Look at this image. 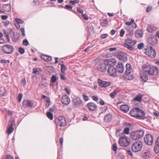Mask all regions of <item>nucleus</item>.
<instances>
[{
    "label": "nucleus",
    "mask_w": 159,
    "mask_h": 159,
    "mask_svg": "<svg viewBox=\"0 0 159 159\" xmlns=\"http://www.w3.org/2000/svg\"><path fill=\"white\" fill-rule=\"evenodd\" d=\"M144 140L145 143L148 145H151L153 143V137L150 134H147L144 137Z\"/></svg>",
    "instance_id": "nucleus-9"
},
{
    "label": "nucleus",
    "mask_w": 159,
    "mask_h": 159,
    "mask_svg": "<svg viewBox=\"0 0 159 159\" xmlns=\"http://www.w3.org/2000/svg\"><path fill=\"white\" fill-rule=\"evenodd\" d=\"M125 41L126 42V43H128V44H130L132 46L134 45L136 43V41L132 40L128 37L125 40Z\"/></svg>",
    "instance_id": "nucleus-23"
},
{
    "label": "nucleus",
    "mask_w": 159,
    "mask_h": 159,
    "mask_svg": "<svg viewBox=\"0 0 159 159\" xmlns=\"http://www.w3.org/2000/svg\"><path fill=\"white\" fill-rule=\"evenodd\" d=\"M41 58L46 61H49L52 60V57H51L43 55L41 56Z\"/></svg>",
    "instance_id": "nucleus-28"
},
{
    "label": "nucleus",
    "mask_w": 159,
    "mask_h": 159,
    "mask_svg": "<svg viewBox=\"0 0 159 159\" xmlns=\"http://www.w3.org/2000/svg\"><path fill=\"white\" fill-rule=\"evenodd\" d=\"M143 158L149 159L151 157V155L149 152H145L143 155Z\"/></svg>",
    "instance_id": "nucleus-30"
},
{
    "label": "nucleus",
    "mask_w": 159,
    "mask_h": 159,
    "mask_svg": "<svg viewBox=\"0 0 159 159\" xmlns=\"http://www.w3.org/2000/svg\"><path fill=\"white\" fill-rule=\"evenodd\" d=\"M119 145L123 147H127L130 144V141L129 139L125 136H123L119 138L118 140Z\"/></svg>",
    "instance_id": "nucleus-5"
},
{
    "label": "nucleus",
    "mask_w": 159,
    "mask_h": 159,
    "mask_svg": "<svg viewBox=\"0 0 159 159\" xmlns=\"http://www.w3.org/2000/svg\"><path fill=\"white\" fill-rule=\"evenodd\" d=\"M15 21L18 24H22L23 23V21L22 20L18 18H15Z\"/></svg>",
    "instance_id": "nucleus-46"
},
{
    "label": "nucleus",
    "mask_w": 159,
    "mask_h": 159,
    "mask_svg": "<svg viewBox=\"0 0 159 159\" xmlns=\"http://www.w3.org/2000/svg\"><path fill=\"white\" fill-rule=\"evenodd\" d=\"M109 114H107L105 116L104 118V120L106 122H109Z\"/></svg>",
    "instance_id": "nucleus-43"
},
{
    "label": "nucleus",
    "mask_w": 159,
    "mask_h": 159,
    "mask_svg": "<svg viewBox=\"0 0 159 159\" xmlns=\"http://www.w3.org/2000/svg\"><path fill=\"white\" fill-rule=\"evenodd\" d=\"M66 69V67L63 64L61 65V72L64 73Z\"/></svg>",
    "instance_id": "nucleus-38"
},
{
    "label": "nucleus",
    "mask_w": 159,
    "mask_h": 159,
    "mask_svg": "<svg viewBox=\"0 0 159 159\" xmlns=\"http://www.w3.org/2000/svg\"><path fill=\"white\" fill-rule=\"evenodd\" d=\"M135 34L136 36L137 37H142L143 35V33L140 30L137 31Z\"/></svg>",
    "instance_id": "nucleus-33"
},
{
    "label": "nucleus",
    "mask_w": 159,
    "mask_h": 159,
    "mask_svg": "<svg viewBox=\"0 0 159 159\" xmlns=\"http://www.w3.org/2000/svg\"><path fill=\"white\" fill-rule=\"evenodd\" d=\"M144 46V45L143 43H141L138 45L137 48L139 49H141L143 48Z\"/></svg>",
    "instance_id": "nucleus-45"
},
{
    "label": "nucleus",
    "mask_w": 159,
    "mask_h": 159,
    "mask_svg": "<svg viewBox=\"0 0 159 159\" xmlns=\"http://www.w3.org/2000/svg\"><path fill=\"white\" fill-rule=\"evenodd\" d=\"M138 111L139 112H138V113L136 115H139L140 116L138 117V116H136V118L138 119H141L142 117L145 116V114L143 110H141L139 108V110Z\"/></svg>",
    "instance_id": "nucleus-22"
},
{
    "label": "nucleus",
    "mask_w": 159,
    "mask_h": 159,
    "mask_svg": "<svg viewBox=\"0 0 159 159\" xmlns=\"http://www.w3.org/2000/svg\"><path fill=\"white\" fill-rule=\"evenodd\" d=\"M103 62L105 66H109V59H104L103 60Z\"/></svg>",
    "instance_id": "nucleus-36"
},
{
    "label": "nucleus",
    "mask_w": 159,
    "mask_h": 159,
    "mask_svg": "<svg viewBox=\"0 0 159 159\" xmlns=\"http://www.w3.org/2000/svg\"><path fill=\"white\" fill-rule=\"evenodd\" d=\"M152 9V7L151 6H149L148 7L146 10V11L147 12H149Z\"/></svg>",
    "instance_id": "nucleus-56"
},
{
    "label": "nucleus",
    "mask_w": 159,
    "mask_h": 159,
    "mask_svg": "<svg viewBox=\"0 0 159 159\" xmlns=\"http://www.w3.org/2000/svg\"><path fill=\"white\" fill-rule=\"evenodd\" d=\"M3 8L5 11H9L11 9V5L10 4L4 5L3 6Z\"/></svg>",
    "instance_id": "nucleus-29"
},
{
    "label": "nucleus",
    "mask_w": 159,
    "mask_h": 159,
    "mask_svg": "<svg viewBox=\"0 0 159 159\" xmlns=\"http://www.w3.org/2000/svg\"><path fill=\"white\" fill-rule=\"evenodd\" d=\"M20 32L22 33V35L24 36H25V30L24 28H21L20 29Z\"/></svg>",
    "instance_id": "nucleus-57"
},
{
    "label": "nucleus",
    "mask_w": 159,
    "mask_h": 159,
    "mask_svg": "<svg viewBox=\"0 0 159 159\" xmlns=\"http://www.w3.org/2000/svg\"><path fill=\"white\" fill-rule=\"evenodd\" d=\"M49 105H50V100H48L46 101V104H45V107H49Z\"/></svg>",
    "instance_id": "nucleus-59"
},
{
    "label": "nucleus",
    "mask_w": 159,
    "mask_h": 159,
    "mask_svg": "<svg viewBox=\"0 0 159 159\" xmlns=\"http://www.w3.org/2000/svg\"><path fill=\"white\" fill-rule=\"evenodd\" d=\"M124 77L125 79L129 80H131L134 78V76L133 75L131 74V73H129L125 74Z\"/></svg>",
    "instance_id": "nucleus-21"
},
{
    "label": "nucleus",
    "mask_w": 159,
    "mask_h": 159,
    "mask_svg": "<svg viewBox=\"0 0 159 159\" xmlns=\"http://www.w3.org/2000/svg\"><path fill=\"white\" fill-rule=\"evenodd\" d=\"M79 2V0H74V1L71 0L70 2V3L71 4L74 5L75 3H78Z\"/></svg>",
    "instance_id": "nucleus-48"
},
{
    "label": "nucleus",
    "mask_w": 159,
    "mask_h": 159,
    "mask_svg": "<svg viewBox=\"0 0 159 159\" xmlns=\"http://www.w3.org/2000/svg\"><path fill=\"white\" fill-rule=\"evenodd\" d=\"M143 147V143L140 141L134 142L132 145L131 149L132 151L137 152L140 151Z\"/></svg>",
    "instance_id": "nucleus-4"
},
{
    "label": "nucleus",
    "mask_w": 159,
    "mask_h": 159,
    "mask_svg": "<svg viewBox=\"0 0 159 159\" xmlns=\"http://www.w3.org/2000/svg\"><path fill=\"white\" fill-rule=\"evenodd\" d=\"M117 144L116 143H114L112 145V150L116 152L117 150Z\"/></svg>",
    "instance_id": "nucleus-40"
},
{
    "label": "nucleus",
    "mask_w": 159,
    "mask_h": 159,
    "mask_svg": "<svg viewBox=\"0 0 159 159\" xmlns=\"http://www.w3.org/2000/svg\"><path fill=\"white\" fill-rule=\"evenodd\" d=\"M144 70L149 75H158V73L157 67L154 66H146Z\"/></svg>",
    "instance_id": "nucleus-3"
},
{
    "label": "nucleus",
    "mask_w": 159,
    "mask_h": 159,
    "mask_svg": "<svg viewBox=\"0 0 159 159\" xmlns=\"http://www.w3.org/2000/svg\"><path fill=\"white\" fill-rule=\"evenodd\" d=\"M8 17V16L7 15H3L1 16V18L2 20H6Z\"/></svg>",
    "instance_id": "nucleus-61"
},
{
    "label": "nucleus",
    "mask_w": 159,
    "mask_h": 159,
    "mask_svg": "<svg viewBox=\"0 0 159 159\" xmlns=\"http://www.w3.org/2000/svg\"><path fill=\"white\" fill-rule=\"evenodd\" d=\"M125 67L126 68V70L125 74H128L131 73V66L129 63H127Z\"/></svg>",
    "instance_id": "nucleus-26"
},
{
    "label": "nucleus",
    "mask_w": 159,
    "mask_h": 159,
    "mask_svg": "<svg viewBox=\"0 0 159 159\" xmlns=\"http://www.w3.org/2000/svg\"><path fill=\"white\" fill-rule=\"evenodd\" d=\"M14 130V128L13 127L12 123L10 127L7 130V133L8 134H10Z\"/></svg>",
    "instance_id": "nucleus-34"
},
{
    "label": "nucleus",
    "mask_w": 159,
    "mask_h": 159,
    "mask_svg": "<svg viewBox=\"0 0 159 159\" xmlns=\"http://www.w3.org/2000/svg\"><path fill=\"white\" fill-rule=\"evenodd\" d=\"M70 99L69 97L66 95L62 96L61 98V102L63 104L67 105L70 102Z\"/></svg>",
    "instance_id": "nucleus-15"
},
{
    "label": "nucleus",
    "mask_w": 159,
    "mask_h": 159,
    "mask_svg": "<svg viewBox=\"0 0 159 159\" xmlns=\"http://www.w3.org/2000/svg\"><path fill=\"white\" fill-rule=\"evenodd\" d=\"M157 39L154 36H151L148 38V43L152 45H156L157 44Z\"/></svg>",
    "instance_id": "nucleus-11"
},
{
    "label": "nucleus",
    "mask_w": 159,
    "mask_h": 159,
    "mask_svg": "<svg viewBox=\"0 0 159 159\" xmlns=\"http://www.w3.org/2000/svg\"><path fill=\"white\" fill-rule=\"evenodd\" d=\"M33 71L34 72V73L36 75H38L39 74H40V73L41 71L39 68H34L33 69Z\"/></svg>",
    "instance_id": "nucleus-35"
},
{
    "label": "nucleus",
    "mask_w": 159,
    "mask_h": 159,
    "mask_svg": "<svg viewBox=\"0 0 159 159\" xmlns=\"http://www.w3.org/2000/svg\"><path fill=\"white\" fill-rule=\"evenodd\" d=\"M129 129L128 127H126L124 128L123 131V133L126 134H129Z\"/></svg>",
    "instance_id": "nucleus-41"
},
{
    "label": "nucleus",
    "mask_w": 159,
    "mask_h": 159,
    "mask_svg": "<svg viewBox=\"0 0 159 159\" xmlns=\"http://www.w3.org/2000/svg\"><path fill=\"white\" fill-rule=\"evenodd\" d=\"M143 95L140 93L138 94L134 98V100L139 102L141 101Z\"/></svg>",
    "instance_id": "nucleus-27"
},
{
    "label": "nucleus",
    "mask_w": 159,
    "mask_h": 159,
    "mask_svg": "<svg viewBox=\"0 0 159 159\" xmlns=\"http://www.w3.org/2000/svg\"><path fill=\"white\" fill-rule=\"evenodd\" d=\"M82 16L83 17V18H84V20H87L89 19V18L88 17V16L86 14H82Z\"/></svg>",
    "instance_id": "nucleus-52"
},
{
    "label": "nucleus",
    "mask_w": 159,
    "mask_h": 159,
    "mask_svg": "<svg viewBox=\"0 0 159 159\" xmlns=\"http://www.w3.org/2000/svg\"><path fill=\"white\" fill-rule=\"evenodd\" d=\"M60 76H61V79L62 80H66V78L65 77H64V76L63 74H61Z\"/></svg>",
    "instance_id": "nucleus-63"
},
{
    "label": "nucleus",
    "mask_w": 159,
    "mask_h": 159,
    "mask_svg": "<svg viewBox=\"0 0 159 159\" xmlns=\"http://www.w3.org/2000/svg\"><path fill=\"white\" fill-rule=\"evenodd\" d=\"M156 27L153 25H150L147 28V30L150 33H152L154 31H155L157 30Z\"/></svg>",
    "instance_id": "nucleus-25"
},
{
    "label": "nucleus",
    "mask_w": 159,
    "mask_h": 159,
    "mask_svg": "<svg viewBox=\"0 0 159 159\" xmlns=\"http://www.w3.org/2000/svg\"><path fill=\"white\" fill-rule=\"evenodd\" d=\"M57 79V78L56 76L54 75H52L51 78V82L53 83H54L56 81Z\"/></svg>",
    "instance_id": "nucleus-44"
},
{
    "label": "nucleus",
    "mask_w": 159,
    "mask_h": 159,
    "mask_svg": "<svg viewBox=\"0 0 159 159\" xmlns=\"http://www.w3.org/2000/svg\"><path fill=\"white\" fill-rule=\"evenodd\" d=\"M124 66L122 63L118 62L116 66V68L112 69V71L110 72V76L115 77L117 75V72L121 73H123L124 71Z\"/></svg>",
    "instance_id": "nucleus-1"
},
{
    "label": "nucleus",
    "mask_w": 159,
    "mask_h": 159,
    "mask_svg": "<svg viewBox=\"0 0 159 159\" xmlns=\"http://www.w3.org/2000/svg\"><path fill=\"white\" fill-rule=\"evenodd\" d=\"M98 82L99 85L102 87H105L109 85V82L103 81L100 79H98Z\"/></svg>",
    "instance_id": "nucleus-18"
},
{
    "label": "nucleus",
    "mask_w": 159,
    "mask_h": 159,
    "mask_svg": "<svg viewBox=\"0 0 159 159\" xmlns=\"http://www.w3.org/2000/svg\"><path fill=\"white\" fill-rule=\"evenodd\" d=\"M121 110L125 113H127L129 109V106L127 104L122 105L120 107Z\"/></svg>",
    "instance_id": "nucleus-19"
},
{
    "label": "nucleus",
    "mask_w": 159,
    "mask_h": 159,
    "mask_svg": "<svg viewBox=\"0 0 159 159\" xmlns=\"http://www.w3.org/2000/svg\"><path fill=\"white\" fill-rule=\"evenodd\" d=\"M140 77L141 79L144 82H147L148 79L147 75L145 73L141 74L140 75Z\"/></svg>",
    "instance_id": "nucleus-24"
},
{
    "label": "nucleus",
    "mask_w": 159,
    "mask_h": 159,
    "mask_svg": "<svg viewBox=\"0 0 159 159\" xmlns=\"http://www.w3.org/2000/svg\"><path fill=\"white\" fill-rule=\"evenodd\" d=\"M156 145L154 147V150L155 153H159V145H157V143H156Z\"/></svg>",
    "instance_id": "nucleus-37"
},
{
    "label": "nucleus",
    "mask_w": 159,
    "mask_h": 159,
    "mask_svg": "<svg viewBox=\"0 0 159 159\" xmlns=\"http://www.w3.org/2000/svg\"><path fill=\"white\" fill-rule=\"evenodd\" d=\"M47 115L48 118L51 120H52L53 119V116L52 113L50 112H48L47 113Z\"/></svg>",
    "instance_id": "nucleus-39"
},
{
    "label": "nucleus",
    "mask_w": 159,
    "mask_h": 159,
    "mask_svg": "<svg viewBox=\"0 0 159 159\" xmlns=\"http://www.w3.org/2000/svg\"><path fill=\"white\" fill-rule=\"evenodd\" d=\"M117 63L116 60L113 58H110V72L112 71V69L114 68V67Z\"/></svg>",
    "instance_id": "nucleus-16"
},
{
    "label": "nucleus",
    "mask_w": 159,
    "mask_h": 159,
    "mask_svg": "<svg viewBox=\"0 0 159 159\" xmlns=\"http://www.w3.org/2000/svg\"><path fill=\"white\" fill-rule=\"evenodd\" d=\"M55 122L57 126L63 127L65 125L66 121L65 118L63 116H60L56 118Z\"/></svg>",
    "instance_id": "nucleus-7"
},
{
    "label": "nucleus",
    "mask_w": 159,
    "mask_h": 159,
    "mask_svg": "<svg viewBox=\"0 0 159 159\" xmlns=\"http://www.w3.org/2000/svg\"><path fill=\"white\" fill-rule=\"evenodd\" d=\"M124 46L130 51H132L134 49L132 45H130L127 43H125L124 44Z\"/></svg>",
    "instance_id": "nucleus-32"
},
{
    "label": "nucleus",
    "mask_w": 159,
    "mask_h": 159,
    "mask_svg": "<svg viewBox=\"0 0 159 159\" xmlns=\"http://www.w3.org/2000/svg\"><path fill=\"white\" fill-rule=\"evenodd\" d=\"M65 8L67 10H70L72 9V7L69 5H66L65 7Z\"/></svg>",
    "instance_id": "nucleus-54"
},
{
    "label": "nucleus",
    "mask_w": 159,
    "mask_h": 159,
    "mask_svg": "<svg viewBox=\"0 0 159 159\" xmlns=\"http://www.w3.org/2000/svg\"><path fill=\"white\" fill-rule=\"evenodd\" d=\"M13 47L10 45H6L2 46V50L5 53L9 54L13 52Z\"/></svg>",
    "instance_id": "nucleus-8"
},
{
    "label": "nucleus",
    "mask_w": 159,
    "mask_h": 159,
    "mask_svg": "<svg viewBox=\"0 0 159 159\" xmlns=\"http://www.w3.org/2000/svg\"><path fill=\"white\" fill-rule=\"evenodd\" d=\"M144 133L143 130L141 129L138 130L131 132L130 134V137L132 140H136L142 138Z\"/></svg>",
    "instance_id": "nucleus-2"
},
{
    "label": "nucleus",
    "mask_w": 159,
    "mask_h": 159,
    "mask_svg": "<svg viewBox=\"0 0 159 159\" xmlns=\"http://www.w3.org/2000/svg\"><path fill=\"white\" fill-rule=\"evenodd\" d=\"M144 53L150 57L152 58H154L156 55L155 51L152 47L145 48Z\"/></svg>",
    "instance_id": "nucleus-6"
},
{
    "label": "nucleus",
    "mask_w": 159,
    "mask_h": 159,
    "mask_svg": "<svg viewBox=\"0 0 159 159\" xmlns=\"http://www.w3.org/2000/svg\"><path fill=\"white\" fill-rule=\"evenodd\" d=\"M87 107L91 111H95L97 108L96 105L93 102H89L87 104Z\"/></svg>",
    "instance_id": "nucleus-13"
},
{
    "label": "nucleus",
    "mask_w": 159,
    "mask_h": 159,
    "mask_svg": "<svg viewBox=\"0 0 159 159\" xmlns=\"http://www.w3.org/2000/svg\"><path fill=\"white\" fill-rule=\"evenodd\" d=\"M116 57L120 60H122L124 61H127L128 59L125 53L122 52H120L117 53Z\"/></svg>",
    "instance_id": "nucleus-10"
},
{
    "label": "nucleus",
    "mask_w": 159,
    "mask_h": 159,
    "mask_svg": "<svg viewBox=\"0 0 159 159\" xmlns=\"http://www.w3.org/2000/svg\"><path fill=\"white\" fill-rule=\"evenodd\" d=\"M97 66L98 70L101 71H104L107 69V67L105 66H103V64L101 62H99L97 64Z\"/></svg>",
    "instance_id": "nucleus-20"
},
{
    "label": "nucleus",
    "mask_w": 159,
    "mask_h": 159,
    "mask_svg": "<svg viewBox=\"0 0 159 159\" xmlns=\"http://www.w3.org/2000/svg\"><path fill=\"white\" fill-rule=\"evenodd\" d=\"M139 110V108L138 107H135L132 109L130 111L129 113L130 115L136 118V116H140L139 115H136L138 113V112Z\"/></svg>",
    "instance_id": "nucleus-12"
},
{
    "label": "nucleus",
    "mask_w": 159,
    "mask_h": 159,
    "mask_svg": "<svg viewBox=\"0 0 159 159\" xmlns=\"http://www.w3.org/2000/svg\"><path fill=\"white\" fill-rule=\"evenodd\" d=\"M77 11L79 13L81 14H83L84 12V11L81 9L80 8L78 7L77 8Z\"/></svg>",
    "instance_id": "nucleus-50"
},
{
    "label": "nucleus",
    "mask_w": 159,
    "mask_h": 159,
    "mask_svg": "<svg viewBox=\"0 0 159 159\" xmlns=\"http://www.w3.org/2000/svg\"><path fill=\"white\" fill-rule=\"evenodd\" d=\"M33 3L34 5H37L39 4V2L38 0H34L33 1Z\"/></svg>",
    "instance_id": "nucleus-58"
},
{
    "label": "nucleus",
    "mask_w": 159,
    "mask_h": 159,
    "mask_svg": "<svg viewBox=\"0 0 159 159\" xmlns=\"http://www.w3.org/2000/svg\"><path fill=\"white\" fill-rule=\"evenodd\" d=\"M33 105V104L30 100H25L22 102V106L24 108H26L28 107H32Z\"/></svg>",
    "instance_id": "nucleus-17"
},
{
    "label": "nucleus",
    "mask_w": 159,
    "mask_h": 159,
    "mask_svg": "<svg viewBox=\"0 0 159 159\" xmlns=\"http://www.w3.org/2000/svg\"><path fill=\"white\" fill-rule=\"evenodd\" d=\"M109 49H107L105 50V52L104 53L103 55V57L106 58H108L109 56Z\"/></svg>",
    "instance_id": "nucleus-31"
},
{
    "label": "nucleus",
    "mask_w": 159,
    "mask_h": 159,
    "mask_svg": "<svg viewBox=\"0 0 159 159\" xmlns=\"http://www.w3.org/2000/svg\"><path fill=\"white\" fill-rule=\"evenodd\" d=\"M92 98L93 100L95 101H97L98 100V98L94 96H93L92 97Z\"/></svg>",
    "instance_id": "nucleus-62"
},
{
    "label": "nucleus",
    "mask_w": 159,
    "mask_h": 159,
    "mask_svg": "<svg viewBox=\"0 0 159 159\" xmlns=\"http://www.w3.org/2000/svg\"><path fill=\"white\" fill-rule=\"evenodd\" d=\"M117 93V92L116 90L110 93V97L112 98H113L115 95Z\"/></svg>",
    "instance_id": "nucleus-42"
},
{
    "label": "nucleus",
    "mask_w": 159,
    "mask_h": 159,
    "mask_svg": "<svg viewBox=\"0 0 159 159\" xmlns=\"http://www.w3.org/2000/svg\"><path fill=\"white\" fill-rule=\"evenodd\" d=\"M6 159H14V158L11 155H7V156Z\"/></svg>",
    "instance_id": "nucleus-64"
},
{
    "label": "nucleus",
    "mask_w": 159,
    "mask_h": 159,
    "mask_svg": "<svg viewBox=\"0 0 159 159\" xmlns=\"http://www.w3.org/2000/svg\"><path fill=\"white\" fill-rule=\"evenodd\" d=\"M22 95L21 93H19L18 94V102H20L21 101V99L22 98Z\"/></svg>",
    "instance_id": "nucleus-51"
},
{
    "label": "nucleus",
    "mask_w": 159,
    "mask_h": 159,
    "mask_svg": "<svg viewBox=\"0 0 159 159\" xmlns=\"http://www.w3.org/2000/svg\"><path fill=\"white\" fill-rule=\"evenodd\" d=\"M23 44L25 46H27L29 45V42L26 39H24L23 41Z\"/></svg>",
    "instance_id": "nucleus-47"
},
{
    "label": "nucleus",
    "mask_w": 159,
    "mask_h": 159,
    "mask_svg": "<svg viewBox=\"0 0 159 159\" xmlns=\"http://www.w3.org/2000/svg\"><path fill=\"white\" fill-rule=\"evenodd\" d=\"M19 51L21 54H23L25 52V50L24 48L20 47L19 48Z\"/></svg>",
    "instance_id": "nucleus-49"
},
{
    "label": "nucleus",
    "mask_w": 159,
    "mask_h": 159,
    "mask_svg": "<svg viewBox=\"0 0 159 159\" xmlns=\"http://www.w3.org/2000/svg\"><path fill=\"white\" fill-rule=\"evenodd\" d=\"M83 98L84 99V100L85 101H88L89 100V98L88 97L85 95V94H83Z\"/></svg>",
    "instance_id": "nucleus-55"
},
{
    "label": "nucleus",
    "mask_w": 159,
    "mask_h": 159,
    "mask_svg": "<svg viewBox=\"0 0 159 159\" xmlns=\"http://www.w3.org/2000/svg\"><path fill=\"white\" fill-rule=\"evenodd\" d=\"M73 104L77 107H79L82 105V102L79 98H76L73 100Z\"/></svg>",
    "instance_id": "nucleus-14"
},
{
    "label": "nucleus",
    "mask_w": 159,
    "mask_h": 159,
    "mask_svg": "<svg viewBox=\"0 0 159 159\" xmlns=\"http://www.w3.org/2000/svg\"><path fill=\"white\" fill-rule=\"evenodd\" d=\"M127 153L131 157H132L133 156V153L130 151V150H127Z\"/></svg>",
    "instance_id": "nucleus-60"
},
{
    "label": "nucleus",
    "mask_w": 159,
    "mask_h": 159,
    "mask_svg": "<svg viewBox=\"0 0 159 159\" xmlns=\"http://www.w3.org/2000/svg\"><path fill=\"white\" fill-rule=\"evenodd\" d=\"M125 33V30L123 29H122L120 30V35L121 37H122L124 36V34Z\"/></svg>",
    "instance_id": "nucleus-53"
}]
</instances>
